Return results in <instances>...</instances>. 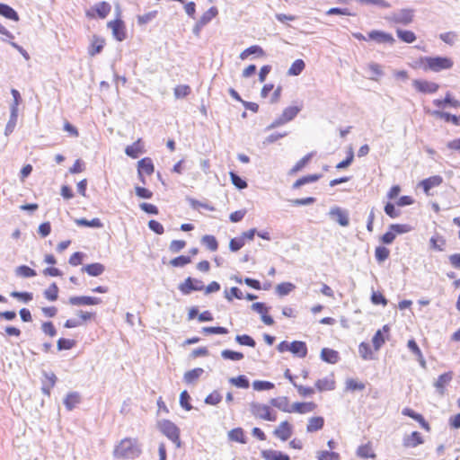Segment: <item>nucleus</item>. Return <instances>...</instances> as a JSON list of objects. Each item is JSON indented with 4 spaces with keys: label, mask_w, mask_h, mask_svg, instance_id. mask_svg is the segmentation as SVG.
Segmentation results:
<instances>
[{
    "label": "nucleus",
    "mask_w": 460,
    "mask_h": 460,
    "mask_svg": "<svg viewBox=\"0 0 460 460\" xmlns=\"http://www.w3.org/2000/svg\"><path fill=\"white\" fill-rule=\"evenodd\" d=\"M142 454V447L137 438H126L114 448L113 456L120 459H136Z\"/></svg>",
    "instance_id": "1"
},
{
    "label": "nucleus",
    "mask_w": 460,
    "mask_h": 460,
    "mask_svg": "<svg viewBox=\"0 0 460 460\" xmlns=\"http://www.w3.org/2000/svg\"><path fill=\"white\" fill-rule=\"evenodd\" d=\"M422 67L425 71L440 72L450 69L453 66V61L447 57H425L421 59Z\"/></svg>",
    "instance_id": "2"
},
{
    "label": "nucleus",
    "mask_w": 460,
    "mask_h": 460,
    "mask_svg": "<svg viewBox=\"0 0 460 460\" xmlns=\"http://www.w3.org/2000/svg\"><path fill=\"white\" fill-rule=\"evenodd\" d=\"M158 428L177 447H181L180 429L173 422L168 420H160L158 422Z\"/></svg>",
    "instance_id": "3"
},
{
    "label": "nucleus",
    "mask_w": 460,
    "mask_h": 460,
    "mask_svg": "<svg viewBox=\"0 0 460 460\" xmlns=\"http://www.w3.org/2000/svg\"><path fill=\"white\" fill-rule=\"evenodd\" d=\"M414 10L404 8L392 13L386 19L394 23L408 25L413 21Z\"/></svg>",
    "instance_id": "4"
},
{
    "label": "nucleus",
    "mask_w": 460,
    "mask_h": 460,
    "mask_svg": "<svg viewBox=\"0 0 460 460\" xmlns=\"http://www.w3.org/2000/svg\"><path fill=\"white\" fill-rule=\"evenodd\" d=\"M251 412L255 418H259L268 421H275L276 414L271 412L268 405L253 402L251 404Z\"/></svg>",
    "instance_id": "5"
},
{
    "label": "nucleus",
    "mask_w": 460,
    "mask_h": 460,
    "mask_svg": "<svg viewBox=\"0 0 460 460\" xmlns=\"http://www.w3.org/2000/svg\"><path fill=\"white\" fill-rule=\"evenodd\" d=\"M205 288L200 279L188 277L185 280L179 284L178 289L182 295L188 296L193 291H201Z\"/></svg>",
    "instance_id": "6"
},
{
    "label": "nucleus",
    "mask_w": 460,
    "mask_h": 460,
    "mask_svg": "<svg viewBox=\"0 0 460 460\" xmlns=\"http://www.w3.org/2000/svg\"><path fill=\"white\" fill-rule=\"evenodd\" d=\"M329 216L341 226H348L349 224V213L340 207H333L329 211Z\"/></svg>",
    "instance_id": "7"
},
{
    "label": "nucleus",
    "mask_w": 460,
    "mask_h": 460,
    "mask_svg": "<svg viewBox=\"0 0 460 460\" xmlns=\"http://www.w3.org/2000/svg\"><path fill=\"white\" fill-rule=\"evenodd\" d=\"M292 434L293 426L287 420L280 422L273 431V435L281 441H287Z\"/></svg>",
    "instance_id": "8"
},
{
    "label": "nucleus",
    "mask_w": 460,
    "mask_h": 460,
    "mask_svg": "<svg viewBox=\"0 0 460 460\" xmlns=\"http://www.w3.org/2000/svg\"><path fill=\"white\" fill-rule=\"evenodd\" d=\"M367 38H368V40H374L379 44H382V43L394 44L395 41V40L394 39L392 34H390L388 32L382 31H376V30L371 31L367 34Z\"/></svg>",
    "instance_id": "9"
},
{
    "label": "nucleus",
    "mask_w": 460,
    "mask_h": 460,
    "mask_svg": "<svg viewBox=\"0 0 460 460\" xmlns=\"http://www.w3.org/2000/svg\"><path fill=\"white\" fill-rule=\"evenodd\" d=\"M412 84L417 91L422 93H434L439 88L438 84L426 80H414Z\"/></svg>",
    "instance_id": "10"
},
{
    "label": "nucleus",
    "mask_w": 460,
    "mask_h": 460,
    "mask_svg": "<svg viewBox=\"0 0 460 460\" xmlns=\"http://www.w3.org/2000/svg\"><path fill=\"white\" fill-rule=\"evenodd\" d=\"M155 167L152 160L148 157H145L137 163V172L140 181L145 183L143 173L151 175L154 172Z\"/></svg>",
    "instance_id": "11"
},
{
    "label": "nucleus",
    "mask_w": 460,
    "mask_h": 460,
    "mask_svg": "<svg viewBox=\"0 0 460 460\" xmlns=\"http://www.w3.org/2000/svg\"><path fill=\"white\" fill-rule=\"evenodd\" d=\"M108 27L112 30V34L117 40L122 41L126 39L125 26L121 20L117 19L109 22Z\"/></svg>",
    "instance_id": "12"
},
{
    "label": "nucleus",
    "mask_w": 460,
    "mask_h": 460,
    "mask_svg": "<svg viewBox=\"0 0 460 460\" xmlns=\"http://www.w3.org/2000/svg\"><path fill=\"white\" fill-rule=\"evenodd\" d=\"M102 303V299L95 296H71L69 298V304L72 305H94Z\"/></svg>",
    "instance_id": "13"
},
{
    "label": "nucleus",
    "mask_w": 460,
    "mask_h": 460,
    "mask_svg": "<svg viewBox=\"0 0 460 460\" xmlns=\"http://www.w3.org/2000/svg\"><path fill=\"white\" fill-rule=\"evenodd\" d=\"M443 182V178L440 175L430 176L422 180L419 185L422 187L426 195H430L429 191L432 188L438 187Z\"/></svg>",
    "instance_id": "14"
},
{
    "label": "nucleus",
    "mask_w": 460,
    "mask_h": 460,
    "mask_svg": "<svg viewBox=\"0 0 460 460\" xmlns=\"http://www.w3.org/2000/svg\"><path fill=\"white\" fill-rule=\"evenodd\" d=\"M425 111L427 113L432 115L435 118L443 119L447 122H452L456 126H459L460 125V117H457L456 115L450 114V113L446 112V111H438V110L430 111V110L425 109Z\"/></svg>",
    "instance_id": "15"
},
{
    "label": "nucleus",
    "mask_w": 460,
    "mask_h": 460,
    "mask_svg": "<svg viewBox=\"0 0 460 460\" xmlns=\"http://www.w3.org/2000/svg\"><path fill=\"white\" fill-rule=\"evenodd\" d=\"M290 352L300 358H303L307 354V347L305 342L300 341H294L290 343Z\"/></svg>",
    "instance_id": "16"
},
{
    "label": "nucleus",
    "mask_w": 460,
    "mask_h": 460,
    "mask_svg": "<svg viewBox=\"0 0 460 460\" xmlns=\"http://www.w3.org/2000/svg\"><path fill=\"white\" fill-rule=\"evenodd\" d=\"M105 270V267L103 264L99 262H94L91 264L84 265L82 269V272H86L89 276L98 277L102 275Z\"/></svg>",
    "instance_id": "17"
},
{
    "label": "nucleus",
    "mask_w": 460,
    "mask_h": 460,
    "mask_svg": "<svg viewBox=\"0 0 460 460\" xmlns=\"http://www.w3.org/2000/svg\"><path fill=\"white\" fill-rule=\"evenodd\" d=\"M270 404L284 412H291L292 404H289L288 399L285 396L271 399Z\"/></svg>",
    "instance_id": "18"
},
{
    "label": "nucleus",
    "mask_w": 460,
    "mask_h": 460,
    "mask_svg": "<svg viewBox=\"0 0 460 460\" xmlns=\"http://www.w3.org/2000/svg\"><path fill=\"white\" fill-rule=\"evenodd\" d=\"M423 443L420 434L417 431L412 432L403 438V446L405 447H415Z\"/></svg>",
    "instance_id": "19"
},
{
    "label": "nucleus",
    "mask_w": 460,
    "mask_h": 460,
    "mask_svg": "<svg viewBox=\"0 0 460 460\" xmlns=\"http://www.w3.org/2000/svg\"><path fill=\"white\" fill-rule=\"evenodd\" d=\"M315 404L314 402H295L292 404L291 412L297 413H308L312 412L315 409Z\"/></svg>",
    "instance_id": "20"
},
{
    "label": "nucleus",
    "mask_w": 460,
    "mask_h": 460,
    "mask_svg": "<svg viewBox=\"0 0 460 460\" xmlns=\"http://www.w3.org/2000/svg\"><path fill=\"white\" fill-rule=\"evenodd\" d=\"M251 55H255L257 57H263L265 55V52L261 46L252 45V46L245 49L243 51H242L239 58L242 60H244Z\"/></svg>",
    "instance_id": "21"
},
{
    "label": "nucleus",
    "mask_w": 460,
    "mask_h": 460,
    "mask_svg": "<svg viewBox=\"0 0 460 460\" xmlns=\"http://www.w3.org/2000/svg\"><path fill=\"white\" fill-rule=\"evenodd\" d=\"M261 456L265 460H290L289 456L277 450H263Z\"/></svg>",
    "instance_id": "22"
},
{
    "label": "nucleus",
    "mask_w": 460,
    "mask_h": 460,
    "mask_svg": "<svg viewBox=\"0 0 460 460\" xmlns=\"http://www.w3.org/2000/svg\"><path fill=\"white\" fill-rule=\"evenodd\" d=\"M324 424V420L323 417H312L308 420V423L306 426V431L309 433L318 431L323 429Z\"/></svg>",
    "instance_id": "23"
},
{
    "label": "nucleus",
    "mask_w": 460,
    "mask_h": 460,
    "mask_svg": "<svg viewBox=\"0 0 460 460\" xmlns=\"http://www.w3.org/2000/svg\"><path fill=\"white\" fill-rule=\"evenodd\" d=\"M321 358L327 363L334 364L338 362L339 353L334 349L324 348L321 351Z\"/></svg>",
    "instance_id": "24"
},
{
    "label": "nucleus",
    "mask_w": 460,
    "mask_h": 460,
    "mask_svg": "<svg viewBox=\"0 0 460 460\" xmlns=\"http://www.w3.org/2000/svg\"><path fill=\"white\" fill-rule=\"evenodd\" d=\"M0 15L15 22L19 21L17 12L5 4H0Z\"/></svg>",
    "instance_id": "25"
},
{
    "label": "nucleus",
    "mask_w": 460,
    "mask_h": 460,
    "mask_svg": "<svg viewBox=\"0 0 460 460\" xmlns=\"http://www.w3.org/2000/svg\"><path fill=\"white\" fill-rule=\"evenodd\" d=\"M75 223L79 226L92 227V228H102L103 224L99 218H93L88 220L86 218H76Z\"/></svg>",
    "instance_id": "26"
},
{
    "label": "nucleus",
    "mask_w": 460,
    "mask_h": 460,
    "mask_svg": "<svg viewBox=\"0 0 460 460\" xmlns=\"http://www.w3.org/2000/svg\"><path fill=\"white\" fill-rule=\"evenodd\" d=\"M228 439L234 442H239L241 444H245V437L243 429L235 428L228 431L227 433Z\"/></svg>",
    "instance_id": "27"
},
{
    "label": "nucleus",
    "mask_w": 460,
    "mask_h": 460,
    "mask_svg": "<svg viewBox=\"0 0 460 460\" xmlns=\"http://www.w3.org/2000/svg\"><path fill=\"white\" fill-rule=\"evenodd\" d=\"M320 178H321L320 174H310V175L301 177L293 183L292 188L295 190L299 189L300 187H302L305 184L317 181Z\"/></svg>",
    "instance_id": "28"
},
{
    "label": "nucleus",
    "mask_w": 460,
    "mask_h": 460,
    "mask_svg": "<svg viewBox=\"0 0 460 460\" xmlns=\"http://www.w3.org/2000/svg\"><path fill=\"white\" fill-rule=\"evenodd\" d=\"M345 385L346 390L350 392L362 391L366 387L365 383L357 378H348Z\"/></svg>",
    "instance_id": "29"
},
{
    "label": "nucleus",
    "mask_w": 460,
    "mask_h": 460,
    "mask_svg": "<svg viewBox=\"0 0 460 460\" xmlns=\"http://www.w3.org/2000/svg\"><path fill=\"white\" fill-rule=\"evenodd\" d=\"M93 9L101 19H104L110 13L111 6L109 3L103 1L96 4Z\"/></svg>",
    "instance_id": "30"
},
{
    "label": "nucleus",
    "mask_w": 460,
    "mask_h": 460,
    "mask_svg": "<svg viewBox=\"0 0 460 460\" xmlns=\"http://www.w3.org/2000/svg\"><path fill=\"white\" fill-rule=\"evenodd\" d=\"M301 109H302L301 107H297V106L287 107L286 109H284L281 116H282L283 119L288 123L296 117V115L301 111Z\"/></svg>",
    "instance_id": "31"
},
{
    "label": "nucleus",
    "mask_w": 460,
    "mask_h": 460,
    "mask_svg": "<svg viewBox=\"0 0 460 460\" xmlns=\"http://www.w3.org/2000/svg\"><path fill=\"white\" fill-rule=\"evenodd\" d=\"M305 67V64L302 59L295 60L288 70V75H299Z\"/></svg>",
    "instance_id": "32"
},
{
    "label": "nucleus",
    "mask_w": 460,
    "mask_h": 460,
    "mask_svg": "<svg viewBox=\"0 0 460 460\" xmlns=\"http://www.w3.org/2000/svg\"><path fill=\"white\" fill-rule=\"evenodd\" d=\"M80 402V395L74 392L66 395L64 400V404L68 411L73 410Z\"/></svg>",
    "instance_id": "33"
},
{
    "label": "nucleus",
    "mask_w": 460,
    "mask_h": 460,
    "mask_svg": "<svg viewBox=\"0 0 460 460\" xmlns=\"http://www.w3.org/2000/svg\"><path fill=\"white\" fill-rule=\"evenodd\" d=\"M125 153L128 156L131 158H137L138 155L143 153L141 145H140V139L136 141L133 145L128 146L125 148Z\"/></svg>",
    "instance_id": "34"
},
{
    "label": "nucleus",
    "mask_w": 460,
    "mask_h": 460,
    "mask_svg": "<svg viewBox=\"0 0 460 460\" xmlns=\"http://www.w3.org/2000/svg\"><path fill=\"white\" fill-rule=\"evenodd\" d=\"M357 455L358 456L365 459L376 457V454L374 453L373 448L369 443L360 446L357 450Z\"/></svg>",
    "instance_id": "35"
},
{
    "label": "nucleus",
    "mask_w": 460,
    "mask_h": 460,
    "mask_svg": "<svg viewBox=\"0 0 460 460\" xmlns=\"http://www.w3.org/2000/svg\"><path fill=\"white\" fill-rule=\"evenodd\" d=\"M17 119H18V112H16L14 111H10V118H9V120L4 128V135L6 137H8L9 135H11L13 132L16 123H17Z\"/></svg>",
    "instance_id": "36"
},
{
    "label": "nucleus",
    "mask_w": 460,
    "mask_h": 460,
    "mask_svg": "<svg viewBox=\"0 0 460 460\" xmlns=\"http://www.w3.org/2000/svg\"><path fill=\"white\" fill-rule=\"evenodd\" d=\"M398 38L406 43H412L416 40V35L411 31L397 29L396 31Z\"/></svg>",
    "instance_id": "37"
},
{
    "label": "nucleus",
    "mask_w": 460,
    "mask_h": 460,
    "mask_svg": "<svg viewBox=\"0 0 460 460\" xmlns=\"http://www.w3.org/2000/svg\"><path fill=\"white\" fill-rule=\"evenodd\" d=\"M201 243L204 244L211 252H215L218 248V243L214 235H204L201 238Z\"/></svg>",
    "instance_id": "38"
},
{
    "label": "nucleus",
    "mask_w": 460,
    "mask_h": 460,
    "mask_svg": "<svg viewBox=\"0 0 460 460\" xmlns=\"http://www.w3.org/2000/svg\"><path fill=\"white\" fill-rule=\"evenodd\" d=\"M402 414L405 415V416H409V417L412 418L413 420H415L418 422H420V425L423 428H425L426 429H429L428 423L425 421L424 418L420 414L416 413L415 411H413L411 409H409V408L403 409L402 410Z\"/></svg>",
    "instance_id": "39"
},
{
    "label": "nucleus",
    "mask_w": 460,
    "mask_h": 460,
    "mask_svg": "<svg viewBox=\"0 0 460 460\" xmlns=\"http://www.w3.org/2000/svg\"><path fill=\"white\" fill-rule=\"evenodd\" d=\"M218 13V10L217 7L212 6L208 11H206L201 17L199 18L200 23H203L204 25H207L208 22H211L213 18H215Z\"/></svg>",
    "instance_id": "40"
},
{
    "label": "nucleus",
    "mask_w": 460,
    "mask_h": 460,
    "mask_svg": "<svg viewBox=\"0 0 460 460\" xmlns=\"http://www.w3.org/2000/svg\"><path fill=\"white\" fill-rule=\"evenodd\" d=\"M15 273L17 276L22 278H31L37 275L36 271L27 265H21L17 267L15 269Z\"/></svg>",
    "instance_id": "41"
},
{
    "label": "nucleus",
    "mask_w": 460,
    "mask_h": 460,
    "mask_svg": "<svg viewBox=\"0 0 460 460\" xmlns=\"http://www.w3.org/2000/svg\"><path fill=\"white\" fill-rule=\"evenodd\" d=\"M44 297L49 301H56L58 297V287L56 283H52L44 293Z\"/></svg>",
    "instance_id": "42"
},
{
    "label": "nucleus",
    "mask_w": 460,
    "mask_h": 460,
    "mask_svg": "<svg viewBox=\"0 0 460 460\" xmlns=\"http://www.w3.org/2000/svg\"><path fill=\"white\" fill-rule=\"evenodd\" d=\"M409 349L418 358L420 365L424 367L425 361L423 359L421 351L414 340H410L407 344Z\"/></svg>",
    "instance_id": "43"
},
{
    "label": "nucleus",
    "mask_w": 460,
    "mask_h": 460,
    "mask_svg": "<svg viewBox=\"0 0 460 460\" xmlns=\"http://www.w3.org/2000/svg\"><path fill=\"white\" fill-rule=\"evenodd\" d=\"M318 460H340V455L336 452L321 450L316 453Z\"/></svg>",
    "instance_id": "44"
},
{
    "label": "nucleus",
    "mask_w": 460,
    "mask_h": 460,
    "mask_svg": "<svg viewBox=\"0 0 460 460\" xmlns=\"http://www.w3.org/2000/svg\"><path fill=\"white\" fill-rule=\"evenodd\" d=\"M295 285L291 282H282L280 284H279L277 287H276V292L279 295V296H287L288 295L292 290L295 289Z\"/></svg>",
    "instance_id": "45"
},
{
    "label": "nucleus",
    "mask_w": 460,
    "mask_h": 460,
    "mask_svg": "<svg viewBox=\"0 0 460 460\" xmlns=\"http://www.w3.org/2000/svg\"><path fill=\"white\" fill-rule=\"evenodd\" d=\"M312 156H313V153H310V154H307L306 155H305L303 158H301L290 170V173L293 174V173H296V172L301 171L309 163Z\"/></svg>",
    "instance_id": "46"
},
{
    "label": "nucleus",
    "mask_w": 460,
    "mask_h": 460,
    "mask_svg": "<svg viewBox=\"0 0 460 460\" xmlns=\"http://www.w3.org/2000/svg\"><path fill=\"white\" fill-rule=\"evenodd\" d=\"M235 341L237 343L243 346L254 348L256 345L254 339L247 334L236 335Z\"/></svg>",
    "instance_id": "47"
},
{
    "label": "nucleus",
    "mask_w": 460,
    "mask_h": 460,
    "mask_svg": "<svg viewBox=\"0 0 460 460\" xmlns=\"http://www.w3.org/2000/svg\"><path fill=\"white\" fill-rule=\"evenodd\" d=\"M221 356L225 359H229L233 361H238L243 358V354L241 352L230 350V349H224L221 352Z\"/></svg>",
    "instance_id": "48"
},
{
    "label": "nucleus",
    "mask_w": 460,
    "mask_h": 460,
    "mask_svg": "<svg viewBox=\"0 0 460 460\" xmlns=\"http://www.w3.org/2000/svg\"><path fill=\"white\" fill-rule=\"evenodd\" d=\"M10 296L13 298H16L25 304L29 303L33 299V294L31 292H20V291H13Z\"/></svg>",
    "instance_id": "49"
},
{
    "label": "nucleus",
    "mask_w": 460,
    "mask_h": 460,
    "mask_svg": "<svg viewBox=\"0 0 460 460\" xmlns=\"http://www.w3.org/2000/svg\"><path fill=\"white\" fill-rule=\"evenodd\" d=\"M56 379V376H46L45 380L42 382L41 387V390L45 394H50V389L54 386Z\"/></svg>",
    "instance_id": "50"
},
{
    "label": "nucleus",
    "mask_w": 460,
    "mask_h": 460,
    "mask_svg": "<svg viewBox=\"0 0 460 460\" xmlns=\"http://www.w3.org/2000/svg\"><path fill=\"white\" fill-rule=\"evenodd\" d=\"M390 254V251L385 246H378L375 251L376 260L380 263L385 261Z\"/></svg>",
    "instance_id": "51"
},
{
    "label": "nucleus",
    "mask_w": 460,
    "mask_h": 460,
    "mask_svg": "<svg viewBox=\"0 0 460 460\" xmlns=\"http://www.w3.org/2000/svg\"><path fill=\"white\" fill-rule=\"evenodd\" d=\"M316 385H317L319 390L328 391V390H332L334 388L335 382L332 377H325L323 380H318Z\"/></svg>",
    "instance_id": "52"
},
{
    "label": "nucleus",
    "mask_w": 460,
    "mask_h": 460,
    "mask_svg": "<svg viewBox=\"0 0 460 460\" xmlns=\"http://www.w3.org/2000/svg\"><path fill=\"white\" fill-rule=\"evenodd\" d=\"M229 174H230L232 183L237 189L243 190V189L247 188V182L243 178H241L238 174H236L234 172H230Z\"/></svg>",
    "instance_id": "53"
},
{
    "label": "nucleus",
    "mask_w": 460,
    "mask_h": 460,
    "mask_svg": "<svg viewBox=\"0 0 460 460\" xmlns=\"http://www.w3.org/2000/svg\"><path fill=\"white\" fill-rule=\"evenodd\" d=\"M191 262L190 256L180 255L170 261V264L173 267H183Z\"/></svg>",
    "instance_id": "54"
},
{
    "label": "nucleus",
    "mask_w": 460,
    "mask_h": 460,
    "mask_svg": "<svg viewBox=\"0 0 460 460\" xmlns=\"http://www.w3.org/2000/svg\"><path fill=\"white\" fill-rule=\"evenodd\" d=\"M190 93V87L187 84H180L174 88V96L177 99L184 98Z\"/></svg>",
    "instance_id": "55"
},
{
    "label": "nucleus",
    "mask_w": 460,
    "mask_h": 460,
    "mask_svg": "<svg viewBox=\"0 0 460 460\" xmlns=\"http://www.w3.org/2000/svg\"><path fill=\"white\" fill-rule=\"evenodd\" d=\"M450 381V376H439V378L434 384L439 394H443L446 385Z\"/></svg>",
    "instance_id": "56"
},
{
    "label": "nucleus",
    "mask_w": 460,
    "mask_h": 460,
    "mask_svg": "<svg viewBox=\"0 0 460 460\" xmlns=\"http://www.w3.org/2000/svg\"><path fill=\"white\" fill-rule=\"evenodd\" d=\"M202 332L204 334H226L228 330L225 327L215 326V327H203Z\"/></svg>",
    "instance_id": "57"
},
{
    "label": "nucleus",
    "mask_w": 460,
    "mask_h": 460,
    "mask_svg": "<svg viewBox=\"0 0 460 460\" xmlns=\"http://www.w3.org/2000/svg\"><path fill=\"white\" fill-rule=\"evenodd\" d=\"M385 339L384 337V334L382 333V331L381 330H378L373 339H372V343H373V346L375 348L376 350H378L382 345L385 343Z\"/></svg>",
    "instance_id": "58"
},
{
    "label": "nucleus",
    "mask_w": 460,
    "mask_h": 460,
    "mask_svg": "<svg viewBox=\"0 0 460 460\" xmlns=\"http://www.w3.org/2000/svg\"><path fill=\"white\" fill-rule=\"evenodd\" d=\"M75 344V341L74 340L60 338L58 341V350H65V349H72Z\"/></svg>",
    "instance_id": "59"
},
{
    "label": "nucleus",
    "mask_w": 460,
    "mask_h": 460,
    "mask_svg": "<svg viewBox=\"0 0 460 460\" xmlns=\"http://www.w3.org/2000/svg\"><path fill=\"white\" fill-rule=\"evenodd\" d=\"M368 68L371 71V73L373 74V76L370 77L371 80L376 81L377 77L382 76L384 74L383 70H382V66L377 63H370L368 65Z\"/></svg>",
    "instance_id": "60"
},
{
    "label": "nucleus",
    "mask_w": 460,
    "mask_h": 460,
    "mask_svg": "<svg viewBox=\"0 0 460 460\" xmlns=\"http://www.w3.org/2000/svg\"><path fill=\"white\" fill-rule=\"evenodd\" d=\"M186 246V242L183 240H173L169 245V250L172 253L181 252Z\"/></svg>",
    "instance_id": "61"
},
{
    "label": "nucleus",
    "mask_w": 460,
    "mask_h": 460,
    "mask_svg": "<svg viewBox=\"0 0 460 460\" xmlns=\"http://www.w3.org/2000/svg\"><path fill=\"white\" fill-rule=\"evenodd\" d=\"M252 387L256 391H264L273 388L274 385L269 381H254Z\"/></svg>",
    "instance_id": "62"
},
{
    "label": "nucleus",
    "mask_w": 460,
    "mask_h": 460,
    "mask_svg": "<svg viewBox=\"0 0 460 460\" xmlns=\"http://www.w3.org/2000/svg\"><path fill=\"white\" fill-rule=\"evenodd\" d=\"M230 383L240 388H246L249 386V381L245 378V376H238L230 379Z\"/></svg>",
    "instance_id": "63"
},
{
    "label": "nucleus",
    "mask_w": 460,
    "mask_h": 460,
    "mask_svg": "<svg viewBox=\"0 0 460 460\" xmlns=\"http://www.w3.org/2000/svg\"><path fill=\"white\" fill-rule=\"evenodd\" d=\"M190 397L187 391H182L180 394V404L186 411H190L192 406L189 402Z\"/></svg>",
    "instance_id": "64"
}]
</instances>
